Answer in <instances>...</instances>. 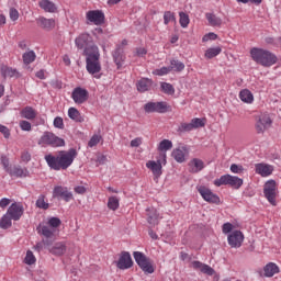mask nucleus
Masks as SVG:
<instances>
[{
    "label": "nucleus",
    "instance_id": "1",
    "mask_svg": "<svg viewBox=\"0 0 281 281\" xmlns=\"http://www.w3.org/2000/svg\"><path fill=\"white\" fill-rule=\"evenodd\" d=\"M76 157H78V151L75 148H70L69 150L58 151L56 156L52 154L46 155L45 161L50 170H67L74 164Z\"/></svg>",
    "mask_w": 281,
    "mask_h": 281
},
{
    "label": "nucleus",
    "instance_id": "2",
    "mask_svg": "<svg viewBox=\"0 0 281 281\" xmlns=\"http://www.w3.org/2000/svg\"><path fill=\"white\" fill-rule=\"evenodd\" d=\"M83 56H86V68L88 74L95 76L102 71V65L100 64V48L98 45L92 44L83 49Z\"/></svg>",
    "mask_w": 281,
    "mask_h": 281
},
{
    "label": "nucleus",
    "instance_id": "3",
    "mask_svg": "<svg viewBox=\"0 0 281 281\" xmlns=\"http://www.w3.org/2000/svg\"><path fill=\"white\" fill-rule=\"evenodd\" d=\"M250 56L252 60L257 63V65H261V67H272V65L278 63L276 54L262 48L254 47L250 49Z\"/></svg>",
    "mask_w": 281,
    "mask_h": 281
},
{
    "label": "nucleus",
    "instance_id": "4",
    "mask_svg": "<svg viewBox=\"0 0 281 281\" xmlns=\"http://www.w3.org/2000/svg\"><path fill=\"white\" fill-rule=\"evenodd\" d=\"M133 256L136 265H138L139 269H142L145 276H150L151 273H155V265L148 256H146L142 251H134Z\"/></svg>",
    "mask_w": 281,
    "mask_h": 281
},
{
    "label": "nucleus",
    "instance_id": "5",
    "mask_svg": "<svg viewBox=\"0 0 281 281\" xmlns=\"http://www.w3.org/2000/svg\"><path fill=\"white\" fill-rule=\"evenodd\" d=\"M214 186H216V188H221V186H231V188H234L235 190H240L243 187V179L237 176L224 175L220 177V179L214 180Z\"/></svg>",
    "mask_w": 281,
    "mask_h": 281
},
{
    "label": "nucleus",
    "instance_id": "6",
    "mask_svg": "<svg viewBox=\"0 0 281 281\" xmlns=\"http://www.w3.org/2000/svg\"><path fill=\"white\" fill-rule=\"evenodd\" d=\"M38 144H46V146H52L53 148H60L65 146V139L56 136L52 132H45L40 138Z\"/></svg>",
    "mask_w": 281,
    "mask_h": 281
},
{
    "label": "nucleus",
    "instance_id": "7",
    "mask_svg": "<svg viewBox=\"0 0 281 281\" xmlns=\"http://www.w3.org/2000/svg\"><path fill=\"white\" fill-rule=\"evenodd\" d=\"M162 166H166V153L160 154V159L157 161L149 160L146 162V167L151 170L155 181L162 175Z\"/></svg>",
    "mask_w": 281,
    "mask_h": 281
},
{
    "label": "nucleus",
    "instance_id": "8",
    "mask_svg": "<svg viewBox=\"0 0 281 281\" xmlns=\"http://www.w3.org/2000/svg\"><path fill=\"white\" fill-rule=\"evenodd\" d=\"M263 194L271 205H277L276 196L278 194V187L276 180H269L265 183Z\"/></svg>",
    "mask_w": 281,
    "mask_h": 281
},
{
    "label": "nucleus",
    "instance_id": "9",
    "mask_svg": "<svg viewBox=\"0 0 281 281\" xmlns=\"http://www.w3.org/2000/svg\"><path fill=\"white\" fill-rule=\"evenodd\" d=\"M145 113H167L168 105L166 102H148L144 105Z\"/></svg>",
    "mask_w": 281,
    "mask_h": 281
},
{
    "label": "nucleus",
    "instance_id": "10",
    "mask_svg": "<svg viewBox=\"0 0 281 281\" xmlns=\"http://www.w3.org/2000/svg\"><path fill=\"white\" fill-rule=\"evenodd\" d=\"M116 267L121 271H125L126 269H131L133 267V258L131 257V252L122 251L119 260L116 261Z\"/></svg>",
    "mask_w": 281,
    "mask_h": 281
},
{
    "label": "nucleus",
    "instance_id": "11",
    "mask_svg": "<svg viewBox=\"0 0 281 281\" xmlns=\"http://www.w3.org/2000/svg\"><path fill=\"white\" fill-rule=\"evenodd\" d=\"M71 98L76 104H85L89 100V91L85 88L77 87L74 89Z\"/></svg>",
    "mask_w": 281,
    "mask_h": 281
},
{
    "label": "nucleus",
    "instance_id": "12",
    "mask_svg": "<svg viewBox=\"0 0 281 281\" xmlns=\"http://www.w3.org/2000/svg\"><path fill=\"white\" fill-rule=\"evenodd\" d=\"M198 191L201 194L202 199H204V201H207V203H215L216 205L221 203V198H218V195H216L214 192H212V190L207 189L206 187H200Z\"/></svg>",
    "mask_w": 281,
    "mask_h": 281
},
{
    "label": "nucleus",
    "instance_id": "13",
    "mask_svg": "<svg viewBox=\"0 0 281 281\" xmlns=\"http://www.w3.org/2000/svg\"><path fill=\"white\" fill-rule=\"evenodd\" d=\"M227 240L231 247L238 249V247H241L243 240H245V235L240 231H234L228 235Z\"/></svg>",
    "mask_w": 281,
    "mask_h": 281
},
{
    "label": "nucleus",
    "instance_id": "14",
    "mask_svg": "<svg viewBox=\"0 0 281 281\" xmlns=\"http://www.w3.org/2000/svg\"><path fill=\"white\" fill-rule=\"evenodd\" d=\"M112 58L117 69H121L122 67H124V63H126V55L124 54V47L116 46V48L112 52Z\"/></svg>",
    "mask_w": 281,
    "mask_h": 281
},
{
    "label": "nucleus",
    "instance_id": "15",
    "mask_svg": "<svg viewBox=\"0 0 281 281\" xmlns=\"http://www.w3.org/2000/svg\"><path fill=\"white\" fill-rule=\"evenodd\" d=\"M53 199H64L66 203H69L74 199V193L69 192L65 187H55L53 190Z\"/></svg>",
    "mask_w": 281,
    "mask_h": 281
},
{
    "label": "nucleus",
    "instance_id": "16",
    "mask_svg": "<svg viewBox=\"0 0 281 281\" xmlns=\"http://www.w3.org/2000/svg\"><path fill=\"white\" fill-rule=\"evenodd\" d=\"M87 21L94 25H102L104 23V12L100 10H91L86 13Z\"/></svg>",
    "mask_w": 281,
    "mask_h": 281
},
{
    "label": "nucleus",
    "instance_id": "17",
    "mask_svg": "<svg viewBox=\"0 0 281 281\" xmlns=\"http://www.w3.org/2000/svg\"><path fill=\"white\" fill-rule=\"evenodd\" d=\"M23 212V205L15 202L9 206L7 214L12 218V221H21Z\"/></svg>",
    "mask_w": 281,
    "mask_h": 281
},
{
    "label": "nucleus",
    "instance_id": "18",
    "mask_svg": "<svg viewBox=\"0 0 281 281\" xmlns=\"http://www.w3.org/2000/svg\"><path fill=\"white\" fill-rule=\"evenodd\" d=\"M271 117L268 114H261L256 123L257 133H265L267 128H271Z\"/></svg>",
    "mask_w": 281,
    "mask_h": 281
},
{
    "label": "nucleus",
    "instance_id": "19",
    "mask_svg": "<svg viewBox=\"0 0 281 281\" xmlns=\"http://www.w3.org/2000/svg\"><path fill=\"white\" fill-rule=\"evenodd\" d=\"M75 44L78 49H87V47L93 44V38L88 33H82L75 40Z\"/></svg>",
    "mask_w": 281,
    "mask_h": 281
},
{
    "label": "nucleus",
    "instance_id": "20",
    "mask_svg": "<svg viewBox=\"0 0 281 281\" xmlns=\"http://www.w3.org/2000/svg\"><path fill=\"white\" fill-rule=\"evenodd\" d=\"M257 175H260L261 177H269L273 175V166L268 164H257L255 165Z\"/></svg>",
    "mask_w": 281,
    "mask_h": 281
},
{
    "label": "nucleus",
    "instance_id": "21",
    "mask_svg": "<svg viewBox=\"0 0 281 281\" xmlns=\"http://www.w3.org/2000/svg\"><path fill=\"white\" fill-rule=\"evenodd\" d=\"M203 168H205V164L199 158H193L189 162V172H192L193 175H196V172H201Z\"/></svg>",
    "mask_w": 281,
    "mask_h": 281
},
{
    "label": "nucleus",
    "instance_id": "22",
    "mask_svg": "<svg viewBox=\"0 0 281 281\" xmlns=\"http://www.w3.org/2000/svg\"><path fill=\"white\" fill-rule=\"evenodd\" d=\"M136 87L139 93H146V91H150V87H153V79L142 78L137 81Z\"/></svg>",
    "mask_w": 281,
    "mask_h": 281
},
{
    "label": "nucleus",
    "instance_id": "23",
    "mask_svg": "<svg viewBox=\"0 0 281 281\" xmlns=\"http://www.w3.org/2000/svg\"><path fill=\"white\" fill-rule=\"evenodd\" d=\"M147 223L151 225V227H155V225H159V213L156 211V209H147Z\"/></svg>",
    "mask_w": 281,
    "mask_h": 281
},
{
    "label": "nucleus",
    "instance_id": "24",
    "mask_svg": "<svg viewBox=\"0 0 281 281\" xmlns=\"http://www.w3.org/2000/svg\"><path fill=\"white\" fill-rule=\"evenodd\" d=\"M193 267L195 269H199L201 271V273H204L205 276H214V273H216L214 268H212L201 261H193Z\"/></svg>",
    "mask_w": 281,
    "mask_h": 281
},
{
    "label": "nucleus",
    "instance_id": "25",
    "mask_svg": "<svg viewBox=\"0 0 281 281\" xmlns=\"http://www.w3.org/2000/svg\"><path fill=\"white\" fill-rule=\"evenodd\" d=\"M9 175L11 177H18V178L30 177V170L21 166H15L9 170Z\"/></svg>",
    "mask_w": 281,
    "mask_h": 281
},
{
    "label": "nucleus",
    "instance_id": "26",
    "mask_svg": "<svg viewBox=\"0 0 281 281\" xmlns=\"http://www.w3.org/2000/svg\"><path fill=\"white\" fill-rule=\"evenodd\" d=\"M186 153H188L186 147H179L173 149L171 157H173L178 164H183V161H186Z\"/></svg>",
    "mask_w": 281,
    "mask_h": 281
},
{
    "label": "nucleus",
    "instance_id": "27",
    "mask_svg": "<svg viewBox=\"0 0 281 281\" xmlns=\"http://www.w3.org/2000/svg\"><path fill=\"white\" fill-rule=\"evenodd\" d=\"M40 27L43 30H54L56 27V21L54 19L40 18L37 20Z\"/></svg>",
    "mask_w": 281,
    "mask_h": 281
},
{
    "label": "nucleus",
    "instance_id": "28",
    "mask_svg": "<svg viewBox=\"0 0 281 281\" xmlns=\"http://www.w3.org/2000/svg\"><path fill=\"white\" fill-rule=\"evenodd\" d=\"M263 271H265L266 278H273L276 273H280V268L278 267V265L270 262L266 265V267L263 268Z\"/></svg>",
    "mask_w": 281,
    "mask_h": 281
},
{
    "label": "nucleus",
    "instance_id": "29",
    "mask_svg": "<svg viewBox=\"0 0 281 281\" xmlns=\"http://www.w3.org/2000/svg\"><path fill=\"white\" fill-rule=\"evenodd\" d=\"M1 72L4 78H21V74L19 70H16V68L4 66L1 68Z\"/></svg>",
    "mask_w": 281,
    "mask_h": 281
},
{
    "label": "nucleus",
    "instance_id": "30",
    "mask_svg": "<svg viewBox=\"0 0 281 281\" xmlns=\"http://www.w3.org/2000/svg\"><path fill=\"white\" fill-rule=\"evenodd\" d=\"M205 18L209 22V25H211L212 27H221V25H223V20L216 16V14L206 13Z\"/></svg>",
    "mask_w": 281,
    "mask_h": 281
},
{
    "label": "nucleus",
    "instance_id": "31",
    "mask_svg": "<svg viewBox=\"0 0 281 281\" xmlns=\"http://www.w3.org/2000/svg\"><path fill=\"white\" fill-rule=\"evenodd\" d=\"M49 251L53 254V256H64V254L67 251V246L65 243H56Z\"/></svg>",
    "mask_w": 281,
    "mask_h": 281
},
{
    "label": "nucleus",
    "instance_id": "32",
    "mask_svg": "<svg viewBox=\"0 0 281 281\" xmlns=\"http://www.w3.org/2000/svg\"><path fill=\"white\" fill-rule=\"evenodd\" d=\"M38 5L40 8H42V10L44 12H50V13H54L56 12L57 8H56V4L49 0H41L38 2Z\"/></svg>",
    "mask_w": 281,
    "mask_h": 281
},
{
    "label": "nucleus",
    "instance_id": "33",
    "mask_svg": "<svg viewBox=\"0 0 281 281\" xmlns=\"http://www.w3.org/2000/svg\"><path fill=\"white\" fill-rule=\"evenodd\" d=\"M36 110L32 106H25L21 111V117H24V120H36Z\"/></svg>",
    "mask_w": 281,
    "mask_h": 281
},
{
    "label": "nucleus",
    "instance_id": "34",
    "mask_svg": "<svg viewBox=\"0 0 281 281\" xmlns=\"http://www.w3.org/2000/svg\"><path fill=\"white\" fill-rule=\"evenodd\" d=\"M239 99L241 102H246V104H251L254 102V94L251 91L244 89L239 92Z\"/></svg>",
    "mask_w": 281,
    "mask_h": 281
},
{
    "label": "nucleus",
    "instance_id": "35",
    "mask_svg": "<svg viewBox=\"0 0 281 281\" xmlns=\"http://www.w3.org/2000/svg\"><path fill=\"white\" fill-rule=\"evenodd\" d=\"M169 69L171 71L181 72V71H183V69H186V64H183L179 59H171Z\"/></svg>",
    "mask_w": 281,
    "mask_h": 281
},
{
    "label": "nucleus",
    "instance_id": "36",
    "mask_svg": "<svg viewBox=\"0 0 281 281\" xmlns=\"http://www.w3.org/2000/svg\"><path fill=\"white\" fill-rule=\"evenodd\" d=\"M68 116L70 117V120H74V122H85V119L82 117V115H80V111H78V109L76 108H70L68 110Z\"/></svg>",
    "mask_w": 281,
    "mask_h": 281
},
{
    "label": "nucleus",
    "instance_id": "37",
    "mask_svg": "<svg viewBox=\"0 0 281 281\" xmlns=\"http://www.w3.org/2000/svg\"><path fill=\"white\" fill-rule=\"evenodd\" d=\"M0 227L1 229H10V227H12V218L8 213L1 217Z\"/></svg>",
    "mask_w": 281,
    "mask_h": 281
},
{
    "label": "nucleus",
    "instance_id": "38",
    "mask_svg": "<svg viewBox=\"0 0 281 281\" xmlns=\"http://www.w3.org/2000/svg\"><path fill=\"white\" fill-rule=\"evenodd\" d=\"M22 58L24 65H31V63H34L36 60V53H34V50H29L23 54Z\"/></svg>",
    "mask_w": 281,
    "mask_h": 281
},
{
    "label": "nucleus",
    "instance_id": "39",
    "mask_svg": "<svg viewBox=\"0 0 281 281\" xmlns=\"http://www.w3.org/2000/svg\"><path fill=\"white\" fill-rule=\"evenodd\" d=\"M172 149V140L170 139H162L158 145V150L160 153H166L167 150Z\"/></svg>",
    "mask_w": 281,
    "mask_h": 281
},
{
    "label": "nucleus",
    "instance_id": "40",
    "mask_svg": "<svg viewBox=\"0 0 281 281\" xmlns=\"http://www.w3.org/2000/svg\"><path fill=\"white\" fill-rule=\"evenodd\" d=\"M160 89H161V92L166 93L167 95H175V87L171 83L161 82Z\"/></svg>",
    "mask_w": 281,
    "mask_h": 281
},
{
    "label": "nucleus",
    "instance_id": "41",
    "mask_svg": "<svg viewBox=\"0 0 281 281\" xmlns=\"http://www.w3.org/2000/svg\"><path fill=\"white\" fill-rule=\"evenodd\" d=\"M221 52H223V49L220 46L209 48V49H206L204 56H205V58L212 59V58H215V56H218V54H221Z\"/></svg>",
    "mask_w": 281,
    "mask_h": 281
},
{
    "label": "nucleus",
    "instance_id": "42",
    "mask_svg": "<svg viewBox=\"0 0 281 281\" xmlns=\"http://www.w3.org/2000/svg\"><path fill=\"white\" fill-rule=\"evenodd\" d=\"M108 207H109V210H112L113 212H115V210H117V207H120V200L117 199V196L109 198Z\"/></svg>",
    "mask_w": 281,
    "mask_h": 281
},
{
    "label": "nucleus",
    "instance_id": "43",
    "mask_svg": "<svg viewBox=\"0 0 281 281\" xmlns=\"http://www.w3.org/2000/svg\"><path fill=\"white\" fill-rule=\"evenodd\" d=\"M40 232L45 238H54V232H56V229H53L49 226H42Z\"/></svg>",
    "mask_w": 281,
    "mask_h": 281
},
{
    "label": "nucleus",
    "instance_id": "44",
    "mask_svg": "<svg viewBox=\"0 0 281 281\" xmlns=\"http://www.w3.org/2000/svg\"><path fill=\"white\" fill-rule=\"evenodd\" d=\"M36 207L40 210H49V203L45 202V195H40L36 200Z\"/></svg>",
    "mask_w": 281,
    "mask_h": 281
},
{
    "label": "nucleus",
    "instance_id": "45",
    "mask_svg": "<svg viewBox=\"0 0 281 281\" xmlns=\"http://www.w3.org/2000/svg\"><path fill=\"white\" fill-rule=\"evenodd\" d=\"M191 126L194 128H203V126H205V119H192L191 120Z\"/></svg>",
    "mask_w": 281,
    "mask_h": 281
},
{
    "label": "nucleus",
    "instance_id": "46",
    "mask_svg": "<svg viewBox=\"0 0 281 281\" xmlns=\"http://www.w3.org/2000/svg\"><path fill=\"white\" fill-rule=\"evenodd\" d=\"M190 131H194L191 123H181L178 127V133H190Z\"/></svg>",
    "mask_w": 281,
    "mask_h": 281
},
{
    "label": "nucleus",
    "instance_id": "47",
    "mask_svg": "<svg viewBox=\"0 0 281 281\" xmlns=\"http://www.w3.org/2000/svg\"><path fill=\"white\" fill-rule=\"evenodd\" d=\"M179 16L181 27H188V25H190V16H188V14L184 12H180Z\"/></svg>",
    "mask_w": 281,
    "mask_h": 281
},
{
    "label": "nucleus",
    "instance_id": "48",
    "mask_svg": "<svg viewBox=\"0 0 281 281\" xmlns=\"http://www.w3.org/2000/svg\"><path fill=\"white\" fill-rule=\"evenodd\" d=\"M61 221L58 217H50L48 220V227H52V229H56V227H60Z\"/></svg>",
    "mask_w": 281,
    "mask_h": 281
},
{
    "label": "nucleus",
    "instance_id": "49",
    "mask_svg": "<svg viewBox=\"0 0 281 281\" xmlns=\"http://www.w3.org/2000/svg\"><path fill=\"white\" fill-rule=\"evenodd\" d=\"M24 261L25 265H34L36 262V257H34V252H32V250L26 251Z\"/></svg>",
    "mask_w": 281,
    "mask_h": 281
},
{
    "label": "nucleus",
    "instance_id": "50",
    "mask_svg": "<svg viewBox=\"0 0 281 281\" xmlns=\"http://www.w3.org/2000/svg\"><path fill=\"white\" fill-rule=\"evenodd\" d=\"M101 139H102V136H100V135H93V136L90 138V140H89V143H88V146H89L90 148H93V146H98V144H100Z\"/></svg>",
    "mask_w": 281,
    "mask_h": 281
},
{
    "label": "nucleus",
    "instance_id": "51",
    "mask_svg": "<svg viewBox=\"0 0 281 281\" xmlns=\"http://www.w3.org/2000/svg\"><path fill=\"white\" fill-rule=\"evenodd\" d=\"M170 21H176L175 13H172L171 11H166L164 14L165 25H168V23H170Z\"/></svg>",
    "mask_w": 281,
    "mask_h": 281
},
{
    "label": "nucleus",
    "instance_id": "52",
    "mask_svg": "<svg viewBox=\"0 0 281 281\" xmlns=\"http://www.w3.org/2000/svg\"><path fill=\"white\" fill-rule=\"evenodd\" d=\"M1 165L7 172H10V158L8 156H1Z\"/></svg>",
    "mask_w": 281,
    "mask_h": 281
},
{
    "label": "nucleus",
    "instance_id": "53",
    "mask_svg": "<svg viewBox=\"0 0 281 281\" xmlns=\"http://www.w3.org/2000/svg\"><path fill=\"white\" fill-rule=\"evenodd\" d=\"M43 245L49 246L52 245V241H49V239H43L34 246L35 251H43Z\"/></svg>",
    "mask_w": 281,
    "mask_h": 281
},
{
    "label": "nucleus",
    "instance_id": "54",
    "mask_svg": "<svg viewBox=\"0 0 281 281\" xmlns=\"http://www.w3.org/2000/svg\"><path fill=\"white\" fill-rule=\"evenodd\" d=\"M170 66L169 67H162V68H160V69H156L155 71H154V74L156 75V76H166V75H168V74H170Z\"/></svg>",
    "mask_w": 281,
    "mask_h": 281
},
{
    "label": "nucleus",
    "instance_id": "55",
    "mask_svg": "<svg viewBox=\"0 0 281 281\" xmlns=\"http://www.w3.org/2000/svg\"><path fill=\"white\" fill-rule=\"evenodd\" d=\"M54 126L55 128H60V130L65 128V122L63 121V117L56 116L54 119Z\"/></svg>",
    "mask_w": 281,
    "mask_h": 281
},
{
    "label": "nucleus",
    "instance_id": "56",
    "mask_svg": "<svg viewBox=\"0 0 281 281\" xmlns=\"http://www.w3.org/2000/svg\"><path fill=\"white\" fill-rule=\"evenodd\" d=\"M0 133L5 139H10V128L8 126L0 124Z\"/></svg>",
    "mask_w": 281,
    "mask_h": 281
},
{
    "label": "nucleus",
    "instance_id": "57",
    "mask_svg": "<svg viewBox=\"0 0 281 281\" xmlns=\"http://www.w3.org/2000/svg\"><path fill=\"white\" fill-rule=\"evenodd\" d=\"M20 128L22 131H32V123H30L29 121H21Z\"/></svg>",
    "mask_w": 281,
    "mask_h": 281
},
{
    "label": "nucleus",
    "instance_id": "58",
    "mask_svg": "<svg viewBox=\"0 0 281 281\" xmlns=\"http://www.w3.org/2000/svg\"><path fill=\"white\" fill-rule=\"evenodd\" d=\"M218 38V35L216 33H209L203 36L202 41L205 43L207 41H216Z\"/></svg>",
    "mask_w": 281,
    "mask_h": 281
},
{
    "label": "nucleus",
    "instance_id": "59",
    "mask_svg": "<svg viewBox=\"0 0 281 281\" xmlns=\"http://www.w3.org/2000/svg\"><path fill=\"white\" fill-rule=\"evenodd\" d=\"M10 19L11 21H19V11L16 9H10Z\"/></svg>",
    "mask_w": 281,
    "mask_h": 281
},
{
    "label": "nucleus",
    "instance_id": "60",
    "mask_svg": "<svg viewBox=\"0 0 281 281\" xmlns=\"http://www.w3.org/2000/svg\"><path fill=\"white\" fill-rule=\"evenodd\" d=\"M231 171L234 172V175H240V172H243V166H238L236 164H233L231 166Z\"/></svg>",
    "mask_w": 281,
    "mask_h": 281
},
{
    "label": "nucleus",
    "instance_id": "61",
    "mask_svg": "<svg viewBox=\"0 0 281 281\" xmlns=\"http://www.w3.org/2000/svg\"><path fill=\"white\" fill-rule=\"evenodd\" d=\"M234 229V225L232 223H225L223 225V234H229Z\"/></svg>",
    "mask_w": 281,
    "mask_h": 281
},
{
    "label": "nucleus",
    "instance_id": "62",
    "mask_svg": "<svg viewBox=\"0 0 281 281\" xmlns=\"http://www.w3.org/2000/svg\"><path fill=\"white\" fill-rule=\"evenodd\" d=\"M21 159L22 161H25V164H27V161H31L32 155L30 154V151H23L21 155Z\"/></svg>",
    "mask_w": 281,
    "mask_h": 281
},
{
    "label": "nucleus",
    "instance_id": "63",
    "mask_svg": "<svg viewBox=\"0 0 281 281\" xmlns=\"http://www.w3.org/2000/svg\"><path fill=\"white\" fill-rule=\"evenodd\" d=\"M132 148H139L142 146V138H134L131 140Z\"/></svg>",
    "mask_w": 281,
    "mask_h": 281
},
{
    "label": "nucleus",
    "instance_id": "64",
    "mask_svg": "<svg viewBox=\"0 0 281 281\" xmlns=\"http://www.w3.org/2000/svg\"><path fill=\"white\" fill-rule=\"evenodd\" d=\"M75 192H76V194H86L87 188H85L82 186L75 187Z\"/></svg>",
    "mask_w": 281,
    "mask_h": 281
}]
</instances>
